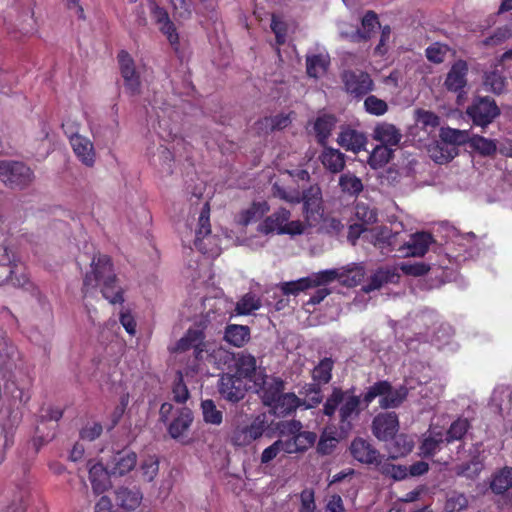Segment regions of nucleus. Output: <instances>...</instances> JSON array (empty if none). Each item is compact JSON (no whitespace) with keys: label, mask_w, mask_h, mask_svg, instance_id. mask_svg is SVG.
<instances>
[{"label":"nucleus","mask_w":512,"mask_h":512,"mask_svg":"<svg viewBox=\"0 0 512 512\" xmlns=\"http://www.w3.org/2000/svg\"><path fill=\"white\" fill-rule=\"evenodd\" d=\"M70 145L76 157L83 165L87 167L94 166L96 152L90 139L75 133L70 136Z\"/></svg>","instance_id":"nucleus-19"},{"label":"nucleus","mask_w":512,"mask_h":512,"mask_svg":"<svg viewBox=\"0 0 512 512\" xmlns=\"http://www.w3.org/2000/svg\"><path fill=\"white\" fill-rule=\"evenodd\" d=\"M255 392L261 398L264 406L271 405L275 402L276 397L285 390V381L278 376L267 375L263 371H259L258 376L254 380Z\"/></svg>","instance_id":"nucleus-11"},{"label":"nucleus","mask_w":512,"mask_h":512,"mask_svg":"<svg viewBox=\"0 0 512 512\" xmlns=\"http://www.w3.org/2000/svg\"><path fill=\"white\" fill-rule=\"evenodd\" d=\"M34 172L21 161H0V180L11 189H24L34 181Z\"/></svg>","instance_id":"nucleus-5"},{"label":"nucleus","mask_w":512,"mask_h":512,"mask_svg":"<svg viewBox=\"0 0 512 512\" xmlns=\"http://www.w3.org/2000/svg\"><path fill=\"white\" fill-rule=\"evenodd\" d=\"M417 122L422 124L424 127L435 128L440 124V118L432 111L428 110H417Z\"/></svg>","instance_id":"nucleus-64"},{"label":"nucleus","mask_w":512,"mask_h":512,"mask_svg":"<svg viewBox=\"0 0 512 512\" xmlns=\"http://www.w3.org/2000/svg\"><path fill=\"white\" fill-rule=\"evenodd\" d=\"M471 137L472 135L466 130L447 128L441 132L442 140L453 145L470 144Z\"/></svg>","instance_id":"nucleus-47"},{"label":"nucleus","mask_w":512,"mask_h":512,"mask_svg":"<svg viewBox=\"0 0 512 512\" xmlns=\"http://www.w3.org/2000/svg\"><path fill=\"white\" fill-rule=\"evenodd\" d=\"M468 64L465 60L455 61L448 71L444 80V87L447 91L461 94L467 86Z\"/></svg>","instance_id":"nucleus-18"},{"label":"nucleus","mask_w":512,"mask_h":512,"mask_svg":"<svg viewBox=\"0 0 512 512\" xmlns=\"http://www.w3.org/2000/svg\"><path fill=\"white\" fill-rule=\"evenodd\" d=\"M306 70L310 77L317 78L320 73L325 72L326 63L321 55H312L306 59Z\"/></svg>","instance_id":"nucleus-60"},{"label":"nucleus","mask_w":512,"mask_h":512,"mask_svg":"<svg viewBox=\"0 0 512 512\" xmlns=\"http://www.w3.org/2000/svg\"><path fill=\"white\" fill-rule=\"evenodd\" d=\"M117 59L121 76L124 79L125 88L131 95L138 94L140 92L141 82L133 58L127 51L121 50L117 55Z\"/></svg>","instance_id":"nucleus-17"},{"label":"nucleus","mask_w":512,"mask_h":512,"mask_svg":"<svg viewBox=\"0 0 512 512\" xmlns=\"http://www.w3.org/2000/svg\"><path fill=\"white\" fill-rule=\"evenodd\" d=\"M140 470L145 481L151 482L155 479L159 471V460L156 456H148L141 465Z\"/></svg>","instance_id":"nucleus-52"},{"label":"nucleus","mask_w":512,"mask_h":512,"mask_svg":"<svg viewBox=\"0 0 512 512\" xmlns=\"http://www.w3.org/2000/svg\"><path fill=\"white\" fill-rule=\"evenodd\" d=\"M223 338L234 347H243L250 340V328L245 325L228 324Z\"/></svg>","instance_id":"nucleus-34"},{"label":"nucleus","mask_w":512,"mask_h":512,"mask_svg":"<svg viewBox=\"0 0 512 512\" xmlns=\"http://www.w3.org/2000/svg\"><path fill=\"white\" fill-rule=\"evenodd\" d=\"M193 421V413L189 408H181L168 426V433L173 439H178L189 429Z\"/></svg>","instance_id":"nucleus-30"},{"label":"nucleus","mask_w":512,"mask_h":512,"mask_svg":"<svg viewBox=\"0 0 512 512\" xmlns=\"http://www.w3.org/2000/svg\"><path fill=\"white\" fill-rule=\"evenodd\" d=\"M469 146L482 156H492L497 151V145L494 140L480 135H472Z\"/></svg>","instance_id":"nucleus-45"},{"label":"nucleus","mask_w":512,"mask_h":512,"mask_svg":"<svg viewBox=\"0 0 512 512\" xmlns=\"http://www.w3.org/2000/svg\"><path fill=\"white\" fill-rule=\"evenodd\" d=\"M334 361L330 357H325L320 360L312 371V378L320 387L322 384H327L332 379V370Z\"/></svg>","instance_id":"nucleus-41"},{"label":"nucleus","mask_w":512,"mask_h":512,"mask_svg":"<svg viewBox=\"0 0 512 512\" xmlns=\"http://www.w3.org/2000/svg\"><path fill=\"white\" fill-rule=\"evenodd\" d=\"M311 288L308 277L296 281L284 282L281 284V291L284 295H298L300 292Z\"/></svg>","instance_id":"nucleus-56"},{"label":"nucleus","mask_w":512,"mask_h":512,"mask_svg":"<svg viewBox=\"0 0 512 512\" xmlns=\"http://www.w3.org/2000/svg\"><path fill=\"white\" fill-rule=\"evenodd\" d=\"M151 16L159 30L166 36L177 57L182 58L183 52L180 47L179 34L166 9L160 7L156 2H151Z\"/></svg>","instance_id":"nucleus-13"},{"label":"nucleus","mask_w":512,"mask_h":512,"mask_svg":"<svg viewBox=\"0 0 512 512\" xmlns=\"http://www.w3.org/2000/svg\"><path fill=\"white\" fill-rule=\"evenodd\" d=\"M336 124V118L330 114H324L317 117L314 123V131L320 144H324L330 137Z\"/></svg>","instance_id":"nucleus-40"},{"label":"nucleus","mask_w":512,"mask_h":512,"mask_svg":"<svg viewBox=\"0 0 512 512\" xmlns=\"http://www.w3.org/2000/svg\"><path fill=\"white\" fill-rule=\"evenodd\" d=\"M364 108L371 115L381 116L387 112L388 105L384 100L374 95H369L364 101Z\"/></svg>","instance_id":"nucleus-55"},{"label":"nucleus","mask_w":512,"mask_h":512,"mask_svg":"<svg viewBox=\"0 0 512 512\" xmlns=\"http://www.w3.org/2000/svg\"><path fill=\"white\" fill-rule=\"evenodd\" d=\"M389 447V458L398 459L408 455L414 448V440L407 434L395 435Z\"/></svg>","instance_id":"nucleus-36"},{"label":"nucleus","mask_w":512,"mask_h":512,"mask_svg":"<svg viewBox=\"0 0 512 512\" xmlns=\"http://www.w3.org/2000/svg\"><path fill=\"white\" fill-rule=\"evenodd\" d=\"M373 138L381 144L396 146L401 140V134L394 125L382 123L375 127Z\"/></svg>","instance_id":"nucleus-35"},{"label":"nucleus","mask_w":512,"mask_h":512,"mask_svg":"<svg viewBox=\"0 0 512 512\" xmlns=\"http://www.w3.org/2000/svg\"><path fill=\"white\" fill-rule=\"evenodd\" d=\"M316 439V433L311 431H301L300 433L295 435V441L300 452L306 451L307 449L312 447L316 442Z\"/></svg>","instance_id":"nucleus-63"},{"label":"nucleus","mask_w":512,"mask_h":512,"mask_svg":"<svg viewBox=\"0 0 512 512\" xmlns=\"http://www.w3.org/2000/svg\"><path fill=\"white\" fill-rule=\"evenodd\" d=\"M377 470L384 476L390 477L396 481L404 480L408 477V468L405 465H395L389 462V459H383Z\"/></svg>","instance_id":"nucleus-44"},{"label":"nucleus","mask_w":512,"mask_h":512,"mask_svg":"<svg viewBox=\"0 0 512 512\" xmlns=\"http://www.w3.org/2000/svg\"><path fill=\"white\" fill-rule=\"evenodd\" d=\"M261 307V300L253 293H246L236 304L235 311L239 315H248Z\"/></svg>","instance_id":"nucleus-46"},{"label":"nucleus","mask_w":512,"mask_h":512,"mask_svg":"<svg viewBox=\"0 0 512 512\" xmlns=\"http://www.w3.org/2000/svg\"><path fill=\"white\" fill-rule=\"evenodd\" d=\"M337 281L345 287H356L363 280L365 272L364 268L357 264H351L346 267L337 268Z\"/></svg>","instance_id":"nucleus-32"},{"label":"nucleus","mask_w":512,"mask_h":512,"mask_svg":"<svg viewBox=\"0 0 512 512\" xmlns=\"http://www.w3.org/2000/svg\"><path fill=\"white\" fill-rule=\"evenodd\" d=\"M100 287L101 294L111 304L124 302V290L119 285L117 275L111 258L108 255L98 254L91 262V272L83 280L82 292L84 297Z\"/></svg>","instance_id":"nucleus-2"},{"label":"nucleus","mask_w":512,"mask_h":512,"mask_svg":"<svg viewBox=\"0 0 512 512\" xmlns=\"http://www.w3.org/2000/svg\"><path fill=\"white\" fill-rule=\"evenodd\" d=\"M205 333L201 329L189 328L184 336L178 340L175 352L183 353L193 350V368H198L199 362L208 353Z\"/></svg>","instance_id":"nucleus-9"},{"label":"nucleus","mask_w":512,"mask_h":512,"mask_svg":"<svg viewBox=\"0 0 512 512\" xmlns=\"http://www.w3.org/2000/svg\"><path fill=\"white\" fill-rule=\"evenodd\" d=\"M355 216L363 225L373 224L377 222L378 219L376 210L369 208V206L364 203H358L355 206Z\"/></svg>","instance_id":"nucleus-59"},{"label":"nucleus","mask_w":512,"mask_h":512,"mask_svg":"<svg viewBox=\"0 0 512 512\" xmlns=\"http://www.w3.org/2000/svg\"><path fill=\"white\" fill-rule=\"evenodd\" d=\"M376 26H380L377 14L371 10L367 11L361 20V28H357L351 34V41L356 43L368 41L372 37Z\"/></svg>","instance_id":"nucleus-27"},{"label":"nucleus","mask_w":512,"mask_h":512,"mask_svg":"<svg viewBox=\"0 0 512 512\" xmlns=\"http://www.w3.org/2000/svg\"><path fill=\"white\" fill-rule=\"evenodd\" d=\"M398 429L399 420L395 412L379 413L372 421V433L380 441L392 439Z\"/></svg>","instance_id":"nucleus-15"},{"label":"nucleus","mask_w":512,"mask_h":512,"mask_svg":"<svg viewBox=\"0 0 512 512\" xmlns=\"http://www.w3.org/2000/svg\"><path fill=\"white\" fill-rule=\"evenodd\" d=\"M345 154L332 147H324L320 161L324 168L330 173H340L345 167Z\"/></svg>","instance_id":"nucleus-28"},{"label":"nucleus","mask_w":512,"mask_h":512,"mask_svg":"<svg viewBox=\"0 0 512 512\" xmlns=\"http://www.w3.org/2000/svg\"><path fill=\"white\" fill-rule=\"evenodd\" d=\"M339 185L343 192L350 195H358L363 190L362 181L355 175L342 174L339 179Z\"/></svg>","instance_id":"nucleus-49"},{"label":"nucleus","mask_w":512,"mask_h":512,"mask_svg":"<svg viewBox=\"0 0 512 512\" xmlns=\"http://www.w3.org/2000/svg\"><path fill=\"white\" fill-rule=\"evenodd\" d=\"M351 457L368 468L377 469L384 455L367 439L356 437L349 446Z\"/></svg>","instance_id":"nucleus-10"},{"label":"nucleus","mask_w":512,"mask_h":512,"mask_svg":"<svg viewBox=\"0 0 512 512\" xmlns=\"http://www.w3.org/2000/svg\"><path fill=\"white\" fill-rule=\"evenodd\" d=\"M395 238L396 235L387 226L376 227L372 230V243L382 251H393Z\"/></svg>","instance_id":"nucleus-37"},{"label":"nucleus","mask_w":512,"mask_h":512,"mask_svg":"<svg viewBox=\"0 0 512 512\" xmlns=\"http://www.w3.org/2000/svg\"><path fill=\"white\" fill-rule=\"evenodd\" d=\"M467 507V497L463 493L454 491L447 496L444 509L446 512H461Z\"/></svg>","instance_id":"nucleus-51"},{"label":"nucleus","mask_w":512,"mask_h":512,"mask_svg":"<svg viewBox=\"0 0 512 512\" xmlns=\"http://www.w3.org/2000/svg\"><path fill=\"white\" fill-rule=\"evenodd\" d=\"M337 142L345 150L358 153L365 149L367 138L364 133L347 127L340 132Z\"/></svg>","instance_id":"nucleus-23"},{"label":"nucleus","mask_w":512,"mask_h":512,"mask_svg":"<svg viewBox=\"0 0 512 512\" xmlns=\"http://www.w3.org/2000/svg\"><path fill=\"white\" fill-rule=\"evenodd\" d=\"M143 494L138 487H119L115 492V500L119 507L131 511L138 508L142 502Z\"/></svg>","instance_id":"nucleus-25"},{"label":"nucleus","mask_w":512,"mask_h":512,"mask_svg":"<svg viewBox=\"0 0 512 512\" xmlns=\"http://www.w3.org/2000/svg\"><path fill=\"white\" fill-rule=\"evenodd\" d=\"M400 270L408 276H424L430 271V266L424 262L401 263Z\"/></svg>","instance_id":"nucleus-62"},{"label":"nucleus","mask_w":512,"mask_h":512,"mask_svg":"<svg viewBox=\"0 0 512 512\" xmlns=\"http://www.w3.org/2000/svg\"><path fill=\"white\" fill-rule=\"evenodd\" d=\"M211 234V224H210V206L209 203L206 202L200 212L198 218V228L196 230V236L194 245L195 247L201 251L202 253H206V247L203 244L204 238L210 236Z\"/></svg>","instance_id":"nucleus-29"},{"label":"nucleus","mask_w":512,"mask_h":512,"mask_svg":"<svg viewBox=\"0 0 512 512\" xmlns=\"http://www.w3.org/2000/svg\"><path fill=\"white\" fill-rule=\"evenodd\" d=\"M512 37V29L508 25L498 27L492 35L483 40L485 46H497Z\"/></svg>","instance_id":"nucleus-54"},{"label":"nucleus","mask_w":512,"mask_h":512,"mask_svg":"<svg viewBox=\"0 0 512 512\" xmlns=\"http://www.w3.org/2000/svg\"><path fill=\"white\" fill-rule=\"evenodd\" d=\"M200 4L197 13L207 21L216 22L218 20L217 3L215 0H199Z\"/></svg>","instance_id":"nucleus-57"},{"label":"nucleus","mask_w":512,"mask_h":512,"mask_svg":"<svg viewBox=\"0 0 512 512\" xmlns=\"http://www.w3.org/2000/svg\"><path fill=\"white\" fill-rule=\"evenodd\" d=\"M393 151L388 145H379L374 148L369 156V164L373 168L382 167L392 158Z\"/></svg>","instance_id":"nucleus-48"},{"label":"nucleus","mask_w":512,"mask_h":512,"mask_svg":"<svg viewBox=\"0 0 512 512\" xmlns=\"http://www.w3.org/2000/svg\"><path fill=\"white\" fill-rule=\"evenodd\" d=\"M110 472L108 467L101 463L92 465L89 469V480L95 494L100 495L107 490L109 486Z\"/></svg>","instance_id":"nucleus-31"},{"label":"nucleus","mask_w":512,"mask_h":512,"mask_svg":"<svg viewBox=\"0 0 512 512\" xmlns=\"http://www.w3.org/2000/svg\"><path fill=\"white\" fill-rule=\"evenodd\" d=\"M303 202V215L308 227L316 226L324 212L321 188L315 184L303 190L300 202Z\"/></svg>","instance_id":"nucleus-7"},{"label":"nucleus","mask_w":512,"mask_h":512,"mask_svg":"<svg viewBox=\"0 0 512 512\" xmlns=\"http://www.w3.org/2000/svg\"><path fill=\"white\" fill-rule=\"evenodd\" d=\"M364 409V394L356 395L354 387L346 390L333 387L323 404L322 413L330 419L335 417L340 435L346 437L359 426Z\"/></svg>","instance_id":"nucleus-1"},{"label":"nucleus","mask_w":512,"mask_h":512,"mask_svg":"<svg viewBox=\"0 0 512 512\" xmlns=\"http://www.w3.org/2000/svg\"><path fill=\"white\" fill-rule=\"evenodd\" d=\"M448 50L447 45L435 42L425 49V56L430 62L441 64L444 62Z\"/></svg>","instance_id":"nucleus-53"},{"label":"nucleus","mask_w":512,"mask_h":512,"mask_svg":"<svg viewBox=\"0 0 512 512\" xmlns=\"http://www.w3.org/2000/svg\"><path fill=\"white\" fill-rule=\"evenodd\" d=\"M106 464L110 476L121 477L136 467L137 454L130 449L118 450L112 454Z\"/></svg>","instance_id":"nucleus-16"},{"label":"nucleus","mask_w":512,"mask_h":512,"mask_svg":"<svg viewBox=\"0 0 512 512\" xmlns=\"http://www.w3.org/2000/svg\"><path fill=\"white\" fill-rule=\"evenodd\" d=\"M302 404L299 397L293 392H281L271 405H267L270 411L277 417H285L294 413Z\"/></svg>","instance_id":"nucleus-20"},{"label":"nucleus","mask_w":512,"mask_h":512,"mask_svg":"<svg viewBox=\"0 0 512 512\" xmlns=\"http://www.w3.org/2000/svg\"><path fill=\"white\" fill-rule=\"evenodd\" d=\"M201 410L205 423L218 426L223 422V412L217 409L212 399L202 400Z\"/></svg>","instance_id":"nucleus-43"},{"label":"nucleus","mask_w":512,"mask_h":512,"mask_svg":"<svg viewBox=\"0 0 512 512\" xmlns=\"http://www.w3.org/2000/svg\"><path fill=\"white\" fill-rule=\"evenodd\" d=\"M272 194L274 197H277L281 200H284L289 203H299L300 202V193L295 190H287L284 186L280 185L278 182H275L272 185Z\"/></svg>","instance_id":"nucleus-58"},{"label":"nucleus","mask_w":512,"mask_h":512,"mask_svg":"<svg viewBox=\"0 0 512 512\" xmlns=\"http://www.w3.org/2000/svg\"><path fill=\"white\" fill-rule=\"evenodd\" d=\"M172 393H173V400L180 404L185 403L190 396L189 390H188L186 384L184 383L183 376H182L181 372H178L177 379L175 380V382L173 384Z\"/></svg>","instance_id":"nucleus-61"},{"label":"nucleus","mask_w":512,"mask_h":512,"mask_svg":"<svg viewBox=\"0 0 512 512\" xmlns=\"http://www.w3.org/2000/svg\"><path fill=\"white\" fill-rule=\"evenodd\" d=\"M408 390L405 386L394 389L392 384L387 380H379L369 386L364 392V406L369 405L377 398L382 409H390L399 407L407 398Z\"/></svg>","instance_id":"nucleus-3"},{"label":"nucleus","mask_w":512,"mask_h":512,"mask_svg":"<svg viewBox=\"0 0 512 512\" xmlns=\"http://www.w3.org/2000/svg\"><path fill=\"white\" fill-rule=\"evenodd\" d=\"M400 275L396 272L394 267H380L369 278L362 290L365 293L380 289L384 284L397 283Z\"/></svg>","instance_id":"nucleus-22"},{"label":"nucleus","mask_w":512,"mask_h":512,"mask_svg":"<svg viewBox=\"0 0 512 512\" xmlns=\"http://www.w3.org/2000/svg\"><path fill=\"white\" fill-rule=\"evenodd\" d=\"M345 91L360 99L374 90V82L369 73L362 70H345L342 75Z\"/></svg>","instance_id":"nucleus-12"},{"label":"nucleus","mask_w":512,"mask_h":512,"mask_svg":"<svg viewBox=\"0 0 512 512\" xmlns=\"http://www.w3.org/2000/svg\"><path fill=\"white\" fill-rule=\"evenodd\" d=\"M470 428V422L466 418H457L453 421L444 435L447 444L454 441H460L464 438Z\"/></svg>","instance_id":"nucleus-42"},{"label":"nucleus","mask_w":512,"mask_h":512,"mask_svg":"<svg viewBox=\"0 0 512 512\" xmlns=\"http://www.w3.org/2000/svg\"><path fill=\"white\" fill-rule=\"evenodd\" d=\"M269 210L270 206L266 201H254L249 208L241 211L240 223L247 226L252 222H256L262 219Z\"/></svg>","instance_id":"nucleus-39"},{"label":"nucleus","mask_w":512,"mask_h":512,"mask_svg":"<svg viewBox=\"0 0 512 512\" xmlns=\"http://www.w3.org/2000/svg\"><path fill=\"white\" fill-rule=\"evenodd\" d=\"M217 388L220 396L230 403H238L241 401L247 391L244 380L231 373H223L220 375Z\"/></svg>","instance_id":"nucleus-14"},{"label":"nucleus","mask_w":512,"mask_h":512,"mask_svg":"<svg viewBox=\"0 0 512 512\" xmlns=\"http://www.w3.org/2000/svg\"><path fill=\"white\" fill-rule=\"evenodd\" d=\"M443 443H446L444 434L441 431H432L428 436L423 437L418 454L423 458H431L441 450Z\"/></svg>","instance_id":"nucleus-33"},{"label":"nucleus","mask_w":512,"mask_h":512,"mask_svg":"<svg viewBox=\"0 0 512 512\" xmlns=\"http://www.w3.org/2000/svg\"><path fill=\"white\" fill-rule=\"evenodd\" d=\"M466 114L474 126L486 128L500 115V109L491 97H475L467 107Z\"/></svg>","instance_id":"nucleus-6"},{"label":"nucleus","mask_w":512,"mask_h":512,"mask_svg":"<svg viewBox=\"0 0 512 512\" xmlns=\"http://www.w3.org/2000/svg\"><path fill=\"white\" fill-rule=\"evenodd\" d=\"M434 242L433 235L429 232L421 231L411 235L410 240L405 244L408 249L406 255L412 257H422L429 250Z\"/></svg>","instance_id":"nucleus-26"},{"label":"nucleus","mask_w":512,"mask_h":512,"mask_svg":"<svg viewBox=\"0 0 512 512\" xmlns=\"http://www.w3.org/2000/svg\"><path fill=\"white\" fill-rule=\"evenodd\" d=\"M269 428L267 416L264 413L251 418L247 424L236 425L230 436V442L235 447H246L260 439Z\"/></svg>","instance_id":"nucleus-4"},{"label":"nucleus","mask_w":512,"mask_h":512,"mask_svg":"<svg viewBox=\"0 0 512 512\" xmlns=\"http://www.w3.org/2000/svg\"><path fill=\"white\" fill-rule=\"evenodd\" d=\"M18 271L19 265L8 244L5 241L0 243V285L10 280L14 286L24 287L29 279L25 273L18 276Z\"/></svg>","instance_id":"nucleus-8"},{"label":"nucleus","mask_w":512,"mask_h":512,"mask_svg":"<svg viewBox=\"0 0 512 512\" xmlns=\"http://www.w3.org/2000/svg\"><path fill=\"white\" fill-rule=\"evenodd\" d=\"M291 213L286 208H279L277 211L267 216L258 226V231L264 235L276 232L280 235L281 229L290 219Z\"/></svg>","instance_id":"nucleus-24"},{"label":"nucleus","mask_w":512,"mask_h":512,"mask_svg":"<svg viewBox=\"0 0 512 512\" xmlns=\"http://www.w3.org/2000/svg\"><path fill=\"white\" fill-rule=\"evenodd\" d=\"M338 277V269H327L323 271H319L317 273L308 276L309 282L311 284V288L320 287L327 285L335 280Z\"/></svg>","instance_id":"nucleus-50"},{"label":"nucleus","mask_w":512,"mask_h":512,"mask_svg":"<svg viewBox=\"0 0 512 512\" xmlns=\"http://www.w3.org/2000/svg\"><path fill=\"white\" fill-rule=\"evenodd\" d=\"M235 373L241 379H247L254 383L255 377L258 376L256 358L245 351L239 352L234 356Z\"/></svg>","instance_id":"nucleus-21"},{"label":"nucleus","mask_w":512,"mask_h":512,"mask_svg":"<svg viewBox=\"0 0 512 512\" xmlns=\"http://www.w3.org/2000/svg\"><path fill=\"white\" fill-rule=\"evenodd\" d=\"M512 487V467H504L494 473L490 489L497 495H502Z\"/></svg>","instance_id":"nucleus-38"}]
</instances>
